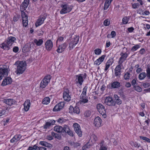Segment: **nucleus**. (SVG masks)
<instances>
[{
	"label": "nucleus",
	"instance_id": "obj_1",
	"mask_svg": "<svg viewBox=\"0 0 150 150\" xmlns=\"http://www.w3.org/2000/svg\"><path fill=\"white\" fill-rule=\"evenodd\" d=\"M17 64V69L16 72L17 74H22L26 69V63L25 61L17 62L15 63Z\"/></svg>",
	"mask_w": 150,
	"mask_h": 150
},
{
	"label": "nucleus",
	"instance_id": "obj_2",
	"mask_svg": "<svg viewBox=\"0 0 150 150\" xmlns=\"http://www.w3.org/2000/svg\"><path fill=\"white\" fill-rule=\"evenodd\" d=\"M16 40L15 38L13 37L10 36L7 39L6 43H3L1 44V47L4 49L8 50L9 49V47L12 46L13 43Z\"/></svg>",
	"mask_w": 150,
	"mask_h": 150
},
{
	"label": "nucleus",
	"instance_id": "obj_3",
	"mask_svg": "<svg viewBox=\"0 0 150 150\" xmlns=\"http://www.w3.org/2000/svg\"><path fill=\"white\" fill-rule=\"evenodd\" d=\"M8 67L5 65H2L0 66V81L7 76L8 71Z\"/></svg>",
	"mask_w": 150,
	"mask_h": 150
},
{
	"label": "nucleus",
	"instance_id": "obj_4",
	"mask_svg": "<svg viewBox=\"0 0 150 150\" xmlns=\"http://www.w3.org/2000/svg\"><path fill=\"white\" fill-rule=\"evenodd\" d=\"M97 108L99 113L105 118L106 117V111L104 106L102 104L99 103L97 105Z\"/></svg>",
	"mask_w": 150,
	"mask_h": 150
},
{
	"label": "nucleus",
	"instance_id": "obj_5",
	"mask_svg": "<svg viewBox=\"0 0 150 150\" xmlns=\"http://www.w3.org/2000/svg\"><path fill=\"white\" fill-rule=\"evenodd\" d=\"M61 7L62 8L60 11V13L61 14L69 13L71 11L72 9V8L67 4L62 5H61Z\"/></svg>",
	"mask_w": 150,
	"mask_h": 150
},
{
	"label": "nucleus",
	"instance_id": "obj_6",
	"mask_svg": "<svg viewBox=\"0 0 150 150\" xmlns=\"http://www.w3.org/2000/svg\"><path fill=\"white\" fill-rule=\"evenodd\" d=\"M74 130L75 132L80 137L82 136V133L80 125L77 123H75L73 125Z\"/></svg>",
	"mask_w": 150,
	"mask_h": 150
},
{
	"label": "nucleus",
	"instance_id": "obj_7",
	"mask_svg": "<svg viewBox=\"0 0 150 150\" xmlns=\"http://www.w3.org/2000/svg\"><path fill=\"white\" fill-rule=\"evenodd\" d=\"M21 16L23 19V26L26 27L28 24V16L24 11H21Z\"/></svg>",
	"mask_w": 150,
	"mask_h": 150
},
{
	"label": "nucleus",
	"instance_id": "obj_8",
	"mask_svg": "<svg viewBox=\"0 0 150 150\" xmlns=\"http://www.w3.org/2000/svg\"><path fill=\"white\" fill-rule=\"evenodd\" d=\"M105 103L108 106H115V102L113 101L112 98L108 96L106 97L105 100Z\"/></svg>",
	"mask_w": 150,
	"mask_h": 150
},
{
	"label": "nucleus",
	"instance_id": "obj_9",
	"mask_svg": "<svg viewBox=\"0 0 150 150\" xmlns=\"http://www.w3.org/2000/svg\"><path fill=\"white\" fill-rule=\"evenodd\" d=\"M69 91L68 89H66L64 90L63 98L65 101H69L70 100L71 97L70 95H69Z\"/></svg>",
	"mask_w": 150,
	"mask_h": 150
},
{
	"label": "nucleus",
	"instance_id": "obj_10",
	"mask_svg": "<svg viewBox=\"0 0 150 150\" xmlns=\"http://www.w3.org/2000/svg\"><path fill=\"white\" fill-rule=\"evenodd\" d=\"M64 106V102H61L57 105L54 107L53 109V111H58L60 110Z\"/></svg>",
	"mask_w": 150,
	"mask_h": 150
},
{
	"label": "nucleus",
	"instance_id": "obj_11",
	"mask_svg": "<svg viewBox=\"0 0 150 150\" xmlns=\"http://www.w3.org/2000/svg\"><path fill=\"white\" fill-rule=\"evenodd\" d=\"M120 55L121 57L120 58L118 61V64L122 65V63L126 59V58L128 56L126 52L123 53L121 52Z\"/></svg>",
	"mask_w": 150,
	"mask_h": 150
},
{
	"label": "nucleus",
	"instance_id": "obj_12",
	"mask_svg": "<svg viewBox=\"0 0 150 150\" xmlns=\"http://www.w3.org/2000/svg\"><path fill=\"white\" fill-rule=\"evenodd\" d=\"M65 125H64L63 127L59 126H56L54 127V130L58 133H63L65 131Z\"/></svg>",
	"mask_w": 150,
	"mask_h": 150
},
{
	"label": "nucleus",
	"instance_id": "obj_13",
	"mask_svg": "<svg viewBox=\"0 0 150 150\" xmlns=\"http://www.w3.org/2000/svg\"><path fill=\"white\" fill-rule=\"evenodd\" d=\"M46 49L48 51H50L53 47V43L51 40H47L45 43Z\"/></svg>",
	"mask_w": 150,
	"mask_h": 150
},
{
	"label": "nucleus",
	"instance_id": "obj_14",
	"mask_svg": "<svg viewBox=\"0 0 150 150\" xmlns=\"http://www.w3.org/2000/svg\"><path fill=\"white\" fill-rule=\"evenodd\" d=\"M46 18L45 16H41L40 18L37 20V22L35 24L36 27H38L42 24Z\"/></svg>",
	"mask_w": 150,
	"mask_h": 150
},
{
	"label": "nucleus",
	"instance_id": "obj_15",
	"mask_svg": "<svg viewBox=\"0 0 150 150\" xmlns=\"http://www.w3.org/2000/svg\"><path fill=\"white\" fill-rule=\"evenodd\" d=\"M102 120L99 117H96L94 119V124L97 127L100 126L102 124Z\"/></svg>",
	"mask_w": 150,
	"mask_h": 150
},
{
	"label": "nucleus",
	"instance_id": "obj_16",
	"mask_svg": "<svg viewBox=\"0 0 150 150\" xmlns=\"http://www.w3.org/2000/svg\"><path fill=\"white\" fill-rule=\"evenodd\" d=\"M12 81L11 78L8 77L5 78L3 80L1 85L2 86H5L11 83Z\"/></svg>",
	"mask_w": 150,
	"mask_h": 150
},
{
	"label": "nucleus",
	"instance_id": "obj_17",
	"mask_svg": "<svg viewBox=\"0 0 150 150\" xmlns=\"http://www.w3.org/2000/svg\"><path fill=\"white\" fill-rule=\"evenodd\" d=\"M29 2V0H24L20 6L21 11H24L27 8Z\"/></svg>",
	"mask_w": 150,
	"mask_h": 150
},
{
	"label": "nucleus",
	"instance_id": "obj_18",
	"mask_svg": "<svg viewBox=\"0 0 150 150\" xmlns=\"http://www.w3.org/2000/svg\"><path fill=\"white\" fill-rule=\"evenodd\" d=\"M67 46V44L66 43H64L63 44L59 45L58 49L57 50V51L58 53H62L66 49Z\"/></svg>",
	"mask_w": 150,
	"mask_h": 150
},
{
	"label": "nucleus",
	"instance_id": "obj_19",
	"mask_svg": "<svg viewBox=\"0 0 150 150\" xmlns=\"http://www.w3.org/2000/svg\"><path fill=\"white\" fill-rule=\"evenodd\" d=\"M2 101L3 103L9 106H11L15 103L14 100L12 99H4Z\"/></svg>",
	"mask_w": 150,
	"mask_h": 150
},
{
	"label": "nucleus",
	"instance_id": "obj_20",
	"mask_svg": "<svg viewBox=\"0 0 150 150\" xmlns=\"http://www.w3.org/2000/svg\"><path fill=\"white\" fill-rule=\"evenodd\" d=\"M122 66V65L119 64L115 69V75L117 77H119L121 74V66Z\"/></svg>",
	"mask_w": 150,
	"mask_h": 150
},
{
	"label": "nucleus",
	"instance_id": "obj_21",
	"mask_svg": "<svg viewBox=\"0 0 150 150\" xmlns=\"http://www.w3.org/2000/svg\"><path fill=\"white\" fill-rule=\"evenodd\" d=\"M21 138V135H16L10 140V142L12 143L15 144Z\"/></svg>",
	"mask_w": 150,
	"mask_h": 150
},
{
	"label": "nucleus",
	"instance_id": "obj_22",
	"mask_svg": "<svg viewBox=\"0 0 150 150\" xmlns=\"http://www.w3.org/2000/svg\"><path fill=\"white\" fill-rule=\"evenodd\" d=\"M24 110L25 111H28L30 107V103L29 100H26L24 103Z\"/></svg>",
	"mask_w": 150,
	"mask_h": 150
},
{
	"label": "nucleus",
	"instance_id": "obj_23",
	"mask_svg": "<svg viewBox=\"0 0 150 150\" xmlns=\"http://www.w3.org/2000/svg\"><path fill=\"white\" fill-rule=\"evenodd\" d=\"M105 57V55H102L95 61L94 64L97 65H100L103 61Z\"/></svg>",
	"mask_w": 150,
	"mask_h": 150
},
{
	"label": "nucleus",
	"instance_id": "obj_24",
	"mask_svg": "<svg viewBox=\"0 0 150 150\" xmlns=\"http://www.w3.org/2000/svg\"><path fill=\"white\" fill-rule=\"evenodd\" d=\"M80 101L81 103H87L88 100L86 97V95L81 94L80 98Z\"/></svg>",
	"mask_w": 150,
	"mask_h": 150
},
{
	"label": "nucleus",
	"instance_id": "obj_25",
	"mask_svg": "<svg viewBox=\"0 0 150 150\" xmlns=\"http://www.w3.org/2000/svg\"><path fill=\"white\" fill-rule=\"evenodd\" d=\"M76 77L77 80V83H78L80 85H81L83 81V76H81V74H79L76 75Z\"/></svg>",
	"mask_w": 150,
	"mask_h": 150
},
{
	"label": "nucleus",
	"instance_id": "obj_26",
	"mask_svg": "<svg viewBox=\"0 0 150 150\" xmlns=\"http://www.w3.org/2000/svg\"><path fill=\"white\" fill-rule=\"evenodd\" d=\"M65 130L64 132L67 133L70 136L73 137L74 136V134L69 129V127L65 125Z\"/></svg>",
	"mask_w": 150,
	"mask_h": 150
},
{
	"label": "nucleus",
	"instance_id": "obj_27",
	"mask_svg": "<svg viewBox=\"0 0 150 150\" xmlns=\"http://www.w3.org/2000/svg\"><path fill=\"white\" fill-rule=\"evenodd\" d=\"M120 86V83L118 81H114L111 83V87L113 88H118Z\"/></svg>",
	"mask_w": 150,
	"mask_h": 150
},
{
	"label": "nucleus",
	"instance_id": "obj_28",
	"mask_svg": "<svg viewBox=\"0 0 150 150\" xmlns=\"http://www.w3.org/2000/svg\"><path fill=\"white\" fill-rule=\"evenodd\" d=\"M114 98L115 101V103H116L118 105L122 103V101L119 98V97L117 95H114Z\"/></svg>",
	"mask_w": 150,
	"mask_h": 150
},
{
	"label": "nucleus",
	"instance_id": "obj_29",
	"mask_svg": "<svg viewBox=\"0 0 150 150\" xmlns=\"http://www.w3.org/2000/svg\"><path fill=\"white\" fill-rule=\"evenodd\" d=\"M34 42L37 46H40L42 44L43 41L42 39H40L38 40L36 39H35Z\"/></svg>",
	"mask_w": 150,
	"mask_h": 150
},
{
	"label": "nucleus",
	"instance_id": "obj_30",
	"mask_svg": "<svg viewBox=\"0 0 150 150\" xmlns=\"http://www.w3.org/2000/svg\"><path fill=\"white\" fill-rule=\"evenodd\" d=\"M49 83L47 82L45 79H43L41 81L40 84V86L42 88H45L47 85Z\"/></svg>",
	"mask_w": 150,
	"mask_h": 150
},
{
	"label": "nucleus",
	"instance_id": "obj_31",
	"mask_svg": "<svg viewBox=\"0 0 150 150\" xmlns=\"http://www.w3.org/2000/svg\"><path fill=\"white\" fill-rule=\"evenodd\" d=\"M146 74L145 72H142L139 75V78L140 80L144 79L146 76Z\"/></svg>",
	"mask_w": 150,
	"mask_h": 150
},
{
	"label": "nucleus",
	"instance_id": "obj_32",
	"mask_svg": "<svg viewBox=\"0 0 150 150\" xmlns=\"http://www.w3.org/2000/svg\"><path fill=\"white\" fill-rule=\"evenodd\" d=\"M79 40V37L77 35H74L71 41H73L74 42H75V44H77Z\"/></svg>",
	"mask_w": 150,
	"mask_h": 150
},
{
	"label": "nucleus",
	"instance_id": "obj_33",
	"mask_svg": "<svg viewBox=\"0 0 150 150\" xmlns=\"http://www.w3.org/2000/svg\"><path fill=\"white\" fill-rule=\"evenodd\" d=\"M40 144L42 146L47 147H50L51 146L50 144H49L45 141H41L40 142Z\"/></svg>",
	"mask_w": 150,
	"mask_h": 150
},
{
	"label": "nucleus",
	"instance_id": "obj_34",
	"mask_svg": "<svg viewBox=\"0 0 150 150\" xmlns=\"http://www.w3.org/2000/svg\"><path fill=\"white\" fill-rule=\"evenodd\" d=\"M50 99L49 97H46L42 101V103L44 104H48L50 103Z\"/></svg>",
	"mask_w": 150,
	"mask_h": 150
},
{
	"label": "nucleus",
	"instance_id": "obj_35",
	"mask_svg": "<svg viewBox=\"0 0 150 150\" xmlns=\"http://www.w3.org/2000/svg\"><path fill=\"white\" fill-rule=\"evenodd\" d=\"M103 142H101L100 143V147L99 150H107V147L103 144Z\"/></svg>",
	"mask_w": 150,
	"mask_h": 150
},
{
	"label": "nucleus",
	"instance_id": "obj_36",
	"mask_svg": "<svg viewBox=\"0 0 150 150\" xmlns=\"http://www.w3.org/2000/svg\"><path fill=\"white\" fill-rule=\"evenodd\" d=\"M73 41H71L69 44V50H71L77 44H75V42H74Z\"/></svg>",
	"mask_w": 150,
	"mask_h": 150
},
{
	"label": "nucleus",
	"instance_id": "obj_37",
	"mask_svg": "<svg viewBox=\"0 0 150 150\" xmlns=\"http://www.w3.org/2000/svg\"><path fill=\"white\" fill-rule=\"evenodd\" d=\"M80 110L79 107L77 106H76L74 108L73 113L77 114H79L80 113Z\"/></svg>",
	"mask_w": 150,
	"mask_h": 150
},
{
	"label": "nucleus",
	"instance_id": "obj_38",
	"mask_svg": "<svg viewBox=\"0 0 150 150\" xmlns=\"http://www.w3.org/2000/svg\"><path fill=\"white\" fill-rule=\"evenodd\" d=\"M129 17H125L123 18L122 19V23L123 24H127L129 20Z\"/></svg>",
	"mask_w": 150,
	"mask_h": 150
},
{
	"label": "nucleus",
	"instance_id": "obj_39",
	"mask_svg": "<svg viewBox=\"0 0 150 150\" xmlns=\"http://www.w3.org/2000/svg\"><path fill=\"white\" fill-rule=\"evenodd\" d=\"M91 114V112L89 110H87L84 113V115L85 117H90Z\"/></svg>",
	"mask_w": 150,
	"mask_h": 150
},
{
	"label": "nucleus",
	"instance_id": "obj_40",
	"mask_svg": "<svg viewBox=\"0 0 150 150\" xmlns=\"http://www.w3.org/2000/svg\"><path fill=\"white\" fill-rule=\"evenodd\" d=\"M140 45H137L134 46L132 47L131 49V51H134L137 50L140 47Z\"/></svg>",
	"mask_w": 150,
	"mask_h": 150
},
{
	"label": "nucleus",
	"instance_id": "obj_41",
	"mask_svg": "<svg viewBox=\"0 0 150 150\" xmlns=\"http://www.w3.org/2000/svg\"><path fill=\"white\" fill-rule=\"evenodd\" d=\"M50 125V122H47L44 125L43 128L44 129H46L48 128H49Z\"/></svg>",
	"mask_w": 150,
	"mask_h": 150
},
{
	"label": "nucleus",
	"instance_id": "obj_42",
	"mask_svg": "<svg viewBox=\"0 0 150 150\" xmlns=\"http://www.w3.org/2000/svg\"><path fill=\"white\" fill-rule=\"evenodd\" d=\"M134 88L135 90L138 92H140L142 91V88L139 86H135L134 87Z\"/></svg>",
	"mask_w": 150,
	"mask_h": 150
},
{
	"label": "nucleus",
	"instance_id": "obj_43",
	"mask_svg": "<svg viewBox=\"0 0 150 150\" xmlns=\"http://www.w3.org/2000/svg\"><path fill=\"white\" fill-rule=\"evenodd\" d=\"M101 52V50L99 48H97L94 50V53L96 55H99Z\"/></svg>",
	"mask_w": 150,
	"mask_h": 150
},
{
	"label": "nucleus",
	"instance_id": "obj_44",
	"mask_svg": "<svg viewBox=\"0 0 150 150\" xmlns=\"http://www.w3.org/2000/svg\"><path fill=\"white\" fill-rule=\"evenodd\" d=\"M51 79V76L50 75H47L43 79H45V80L47 81V82L49 83L50 81V80Z\"/></svg>",
	"mask_w": 150,
	"mask_h": 150
},
{
	"label": "nucleus",
	"instance_id": "obj_45",
	"mask_svg": "<svg viewBox=\"0 0 150 150\" xmlns=\"http://www.w3.org/2000/svg\"><path fill=\"white\" fill-rule=\"evenodd\" d=\"M51 79V76L50 75H47L43 79H45V80L47 81V82L49 83L50 81V80Z\"/></svg>",
	"mask_w": 150,
	"mask_h": 150
},
{
	"label": "nucleus",
	"instance_id": "obj_46",
	"mask_svg": "<svg viewBox=\"0 0 150 150\" xmlns=\"http://www.w3.org/2000/svg\"><path fill=\"white\" fill-rule=\"evenodd\" d=\"M130 77V75L129 73L127 72L125 74L124 78L125 80L128 79Z\"/></svg>",
	"mask_w": 150,
	"mask_h": 150
},
{
	"label": "nucleus",
	"instance_id": "obj_47",
	"mask_svg": "<svg viewBox=\"0 0 150 150\" xmlns=\"http://www.w3.org/2000/svg\"><path fill=\"white\" fill-rule=\"evenodd\" d=\"M110 23V20L108 19L105 20L104 21V24L106 26L109 25Z\"/></svg>",
	"mask_w": 150,
	"mask_h": 150
},
{
	"label": "nucleus",
	"instance_id": "obj_48",
	"mask_svg": "<svg viewBox=\"0 0 150 150\" xmlns=\"http://www.w3.org/2000/svg\"><path fill=\"white\" fill-rule=\"evenodd\" d=\"M140 138L150 143V139L149 138L144 137L142 136H140Z\"/></svg>",
	"mask_w": 150,
	"mask_h": 150
},
{
	"label": "nucleus",
	"instance_id": "obj_49",
	"mask_svg": "<svg viewBox=\"0 0 150 150\" xmlns=\"http://www.w3.org/2000/svg\"><path fill=\"white\" fill-rule=\"evenodd\" d=\"M52 136H55V137L59 139H61V137L60 136H59V134H57L54 133V132H52Z\"/></svg>",
	"mask_w": 150,
	"mask_h": 150
},
{
	"label": "nucleus",
	"instance_id": "obj_50",
	"mask_svg": "<svg viewBox=\"0 0 150 150\" xmlns=\"http://www.w3.org/2000/svg\"><path fill=\"white\" fill-rule=\"evenodd\" d=\"M91 139H93L94 140V141L95 142L97 139V137L95 134H92L91 136Z\"/></svg>",
	"mask_w": 150,
	"mask_h": 150
},
{
	"label": "nucleus",
	"instance_id": "obj_51",
	"mask_svg": "<svg viewBox=\"0 0 150 150\" xmlns=\"http://www.w3.org/2000/svg\"><path fill=\"white\" fill-rule=\"evenodd\" d=\"M147 76L149 79H150V68H148L146 70Z\"/></svg>",
	"mask_w": 150,
	"mask_h": 150
},
{
	"label": "nucleus",
	"instance_id": "obj_52",
	"mask_svg": "<svg viewBox=\"0 0 150 150\" xmlns=\"http://www.w3.org/2000/svg\"><path fill=\"white\" fill-rule=\"evenodd\" d=\"M88 87L86 86H85L83 89L82 93L81 94H85L86 95V92Z\"/></svg>",
	"mask_w": 150,
	"mask_h": 150
},
{
	"label": "nucleus",
	"instance_id": "obj_53",
	"mask_svg": "<svg viewBox=\"0 0 150 150\" xmlns=\"http://www.w3.org/2000/svg\"><path fill=\"white\" fill-rule=\"evenodd\" d=\"M69 112L71 113H73L74 112V108L71 105L70 106L69 108Z\"/></svg>",
	"mask_w": 150,
	"mask_h": 150
},
{
	"label": "nucleus",
	"instance_id": "obj_54",
	"mask_svg": "<svg viewBox=\"0 0 150 150\" xmlns=\"http://www.w3.org/2000/svg\"><path fill=\"white\" fill-rule=\"evenodd\" d=\"M132 6L133 8L136 9L138 7L139 4H138L134 3L132 4Z\"/></svg>",
	"mask_w": 150,
	"mask_h": 150
},
{
	"label": "nucleus",
	"instance_id": "obj_55",
	"mask_svg": "<svg viewBox=\"0 0 150 150\" xmlns=\"http://www.w3.org/2000/svg\"><path fill=\"white\" fill-rule=\"evenodd\" d=\"M6 113V110H2L0 111V117L2 116L3 115H5Z\"/></svg>",
	"mask_w": 150,
	"mask_h": 150
},
{
	"label": "nucleus",
	"instance_id": "obj_56",
	"mask_svg": "<svg viewBox=\"0 0 150 150\" xmlns=\"http://www.w3.org/2000/svg\"><path fill=\"white\" fill-rule=\"evenodd\" d=\"M19 50L18 47H15L13 48V51L15 53H16L18 52Z\"/></svg>",
	"mask_w": 150,
	"mask_h": 150
},
{
	"label": "nucleus",
	"instance_id": "obj_57",
	"mask_svg": "<svg viewBox=\"0 0 150 150\" xmlns=\"http://www.w3.org/2000/svg\"><path fill=\"white\" fill-rule=\"evenodd\" d=\"M137 80L136 79H133L131 82L132 84V86L134 85L135 84H137Z\"/></svg>",
	"mask_w": 150,
	"mask_h": 150
},
{
	"label": "nucleus",
	"instance_id": "obj_58",
	"mask_svg": "<svg viewBox=\"0 0 150 150\" xmlns=\"http://www.w3.org/2000/svg\"><path fill=\"white\" fill-rule=\"evenodd\" d=\"M64 38L63 37H59L57 41V43L58 42H60L62 41L63 40Z\"/></svg>",
	"mask_w": 150,
	"mask_h": 150
},
{
	"label": "nucleus",
	"instance_id": "obj_59",
	"mask_svg": "<svg viewBox=\"0 0 150 150\" xmlns=\"http://www.w3.org/2000/svg\"><path fill=\"white\" fill-rule=\"evenodd\" d=\"M110 5L105 3L104 9L105 10H107L108 8Z\"/></svg>",
	"mask_w": 150,
	"mask_h": 150
},
{
	"label": "nucleus",
	"instance_id": "obj_60",
	"mask_svg": "<svg viewBox=\"0 0 150 150\" xmlns=\"http://www.w3.org/2000/svg\"><path fill=\"white\" fill-rule=\"evenodd\" d=\"M113 63V61L112 60V59H109L108 60V61L106 63L108 64H109L110 65H111Z\"/></svg>",
	"mask_w": 150,
	"mask_h": 150
},
{
	"label": "nucleus",
	"instance_id": "obj_61",
	"mask_svg": "<svg viewBox=\"0 0 150 150\" xmlns=\"http://www.w3.org/2000/svg\"><path fill=\"white\" fill-rule=\"evenodd\" d=\"M110 35L112 36V38H113L115 36L116 33L115 31H112L111 32Z\"/></svg>",
	"mask_w": 150,
	"mask_h": 150
},
{
	"label": "nucleus",
	"instance_id": "obj_62",
	"mask_svg": "<svg viewBox=\"0 0 150 150\" xmlns=\"http://www.w3.org/2000/svg\"><path fill=\"white\" fill-rule=\"evenodd\" d=\"M128 31L130 33H132L133 32V31L134 30V29L132 27H131L130 28H129L128 29Z\"/></svg>",
	"mask_w": 150,
	"mask_h": 150
},
{
	"label": "nucleus",
	"instance_id": "obj_63",
	"mask_svg": "<svg viewBox=\"0 0 150 150\" xmlns=\"http://www.w3.org/2000/svg\"><path fill=\"white\" fill-rule=\"evenodd\" d=\"M145 50L143 48L140 50L139 51V53L141 54H144L145 52Z\"/></svg>",
	"mask_w": 150,
	"mask_h": 150
},
{
	"label": "nucleus",
	"instance_id": "obj_64",
	"mask_svg": "<svg viewBox=\"0 0 150 150\" xmlns=\"http://www.w3.org/2000/svg\"><path fill=\"white\" fill-rule=\"evenodd\" d=\"M46 139L48 140H51L53 139V137L51 136L48 135L46 137Z\"/></svg>",
	"mask_w": 150,
	"mask_h": 150
}]
</instances>
